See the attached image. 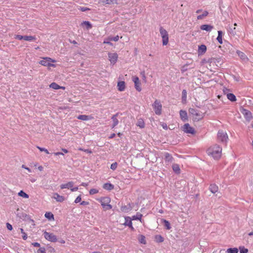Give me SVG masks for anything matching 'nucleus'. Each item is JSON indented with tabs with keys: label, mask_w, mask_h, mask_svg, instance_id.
<instances>
[{
	"label": "nucleus",
	"mask_w": 253,
	"mask_h": 253,
	"mask_svg": "<svg viewBox=\"0 0 253 253\" xmlns=\"http://www.w3.org/2000/svg\"><path fill=\"white\" fill-rule=\"evenodd\" d=\"M118 115H119V113H117L116 114L114 115L111 117V119L113 121V124L112 125V128H114L119 124V120L117 119V117L118 116Z\"/></svg>",
	"instance_id": "obj_17"
},
{
	"label": "nucleus",
	"mask_w": 253,
	"mask_h": 253,
	"mask_svg": "<svg viewBox=\"0 0 253 253\" xmlns=\"http://www.w3.org/2000/svg\"><path fill=\"white\" fill-rule=\"evenodd\" d=\"M161 221V223L167 230H170L171 229V226L169 221L165 219H162Z\"/></svg>",
	"instance_id": "obj_20"
},
{
	"label": "nucleus",
	"mask_w": 253,
	"mask_h": 253,
	"mask_svg": "<svg viewBox=\"0 0 253 253\" xmlns=\"http://www.w3.org/2000/svg\"><path fill=\"white\" fill-rule=\"evenodd\" d=\"M108 57L111 64H115L118 58V56L117 53H109Z\"/></svg>",
	"instance_id": "obj_11"
},
{
	"label": "nucleus",
	"mask_w": 253,
	"mask_h": 253,
	"mask_svg": "<svg viewBox=\"0 0 253 253\" xmlns=\"http://www.w3.org/2000/svg\"><path fill=\"white\" fill-rule=\"evenodd\" d=\"M164 156L165 162L167 165H169L172 163V162L173 160V158L172 157L171 154L168 152H166L165 153Z\"/></svg>",
	"instance_id": "obj_13"
},
{
	"label": "nucleus",
	"mask_w": 253,
	"mask_h": 253,
	"mask_svg": "<svg viewBox=\"0 0 253 253\" xmlns=\"http://www.w3.org/2000/svg\"><path fill=\"white\" fill-rule=\"evenodd\" d=\"M209 14V12L207 11H204L202 14L199 15L197 16V19H202L204 17L207 16Z\"/></svg>",
	"instance_id": "obj_42"
},
{
	"label": "nucleus",
	"mask_w": 253,
	"mask_h": 253,
	"mask_svg": "<svg viewBox=\"0 0 253 253\" xmlns=\"http://www.w3.org/2000/svg\"><path fill=\"white\" fill-rule=\"evenodd\" d=\"M182 102L185 103L187 99V91L185 89H183L182 91Z\"/></svg>",
	"instance_id": "obj_34"
},
{
	"label": "nucleus",
	"mask_w": 253,
	"mask_h": 253,
	"mask_svg": "<svg viewBox=\"0 0 253 253\" xmlns=\"http://www.w3.org/2000/svg\"><path fill=\"white\" fill-rule=\"evenodd\" d=\"M222 34L223 33L222 31H218V36L216 38V40L220 44H222L223 42L222 39Z\"/></svg>",
	"instance_id": "obj_27"
},
{
	"label": "nucleus",
	"mask_w": 253,
	"mask_h": 253,
	"mask_svg": "<svg viewBox=\"0 0 253 253\" xmlns=\"http://www.w3.org/2000/svg\"><path fill=\"white\" fill-rule=\"evenodd\" d=\"M239 249L237 248H230L226 250L227 253H238Z\"/></svg>",
	"instance_id": "obj_30"
},
{
	"label": "nucleus",
	"mask_w": 253,
	"mask_h": 253,
	"mask_svg": "<svg viewBox=\"0 0 253 253\" xmlns=\"http://www.w3.org/2000/svg\"><path fill=\"white\" fill-rule=\"evenodd\" d=\"M45 217L51 220L54 219V215L51 212H46L44 214Z\"/></svg>",
	"instance_id": "obj_37"
},
{
	"label": "nucleus",
	"mask_w": 253,
	"mask_h": 253,
	"mask_svg": "<svg viewBox=\"0 0 253 253\" xmlns=\"http://www.w3.org/2000/svg\"><path fill=\"white\" fill-rule=\"evenodd\" d=\"M214 58H209L208 59L207 62L210 63V64L214 63Z\"/></svg>",
	"instance_id": "obj_60"
},
{
	"label": "nucleus",
	"mask_w": 253,
	"mask_h": 253,
	"mask_svg": "<svg viewBox=\"0 0 253 253\" xmlns=\"http://www.w3.org/2000/svg\"><path fill=\"white\" fill-rule=\"evenodd\" d=\"M36 39L35 36H24V40L29 42L33 41V40H35Z\"/></svg>",
	"instance_id": "obj_36"
},
{
	"label": "nucleus",
	"mask_w": 253,
	"mask_h": 253,
	"mask_svg": "<svg viewBox=\"0 0 253 253\" xmlns=\"http://www.w3.org/2000/svg\"><path fill=\"white\" fill-rule=\"evenodd\" d=\"M32 245L35 247H40V244L38 242H34L32 243Z\"/></svg>",
	"instance_id": "obj_61"
},
{
	"label": "nucleus",
	"mask_w": 253,
	"mask_h": 253,
	"mask_svg": "<svg viewBox=\"0 0 253 253\" xmlns=\"http://www.w3.org/2000/svg\"><path fill=\"white\" fill-rule=\"evenodd\" d=\"M227 98L231 102H235L237 100L236 96L232 93H227Z\"/></svg>",
	"instance_id": "obj_26"
},
{
	"label": "nucleus",
	"mask_w": 253,
	"mask_h": 253,
	"mask_svg": "<svg viewBox=\"0 0 253 253\" xmlns=\"http://www.w3.org/2000/svg\"><path fill=\"white\" fill-rule=\"evenodd\" d=\"M132 81L134 83V87L136 90L140 92L142 89L140 87V83L139 82V78L137 76H134L132 77Z\"/></svg>",
	"instance_id": "obj_10"
},
{
	"label": "nucleus",
	"mask_w": 253,
	"mask_h": 253,
	"mask_svg": "<svg viewBox=\"0 0 253 253\" xmlns=\"http://www.w3.org/2000/svg\"><path fill=\"white\" fill-rule=\"evenodd\" d=\"M119 39V37L118 35L115 37H114L109 38V40L110 41H113L115 42L118 41Z\"/></svg>",
	"instance_id": "obj_54"
},
{
	"label": "nucleus",
	"mask_w": 253,
	"mask_h": 253,
	"mask_svg": "<svg viewBox=\"0 0 253 253\" xmlns=\"http://www.w3.org/2000/svg\"><path fill=\"white\" fill-rule=\"evenodd\" d=\"M189 112L191 115L198 117V120H200L203 118V115L201 114V112L200 111L197 110L194 108H190L189 110Z\"/></svg>",
	"instance_id": "obj_9"
},
{
	"label": "nucleus",
	"mask_w": 253,
	"mask_h": 253,
	"mask_svg": "<svg viewBox=\"0 0 253 253\" xmlns=\"http://www.w3.org/2000/svg\"><path fill=\"white\" fill-rule=\"evenodd\" d=\"M137 126H139L140 128H142L144 127L145 124L143 121H138V122L137 123Z\"/></svg>",
	"instance_id": "obj_47"
},
{
	"label": "nucleus",
	"mask_w": 253,
	"mask_h": 253,
	"mask_svg": "<svg viewBox=\"0 0 253 253\" xmlns=\"http://www.w3.org/2000/svg\"><path fill=\"white\" fill-rule=\"evenodd\" d=\"M89 193L90 195H94L98 193V190L97 189L92 188L89 190Z\"/></svg>",
	"instance_id": "obj_49"
},
{
	"label": "nucleus",
	"mask_w": 253,
	"mask_h": 253,
	"mask_svg": "<svg viewBox=\"0 0 253 253\" xmlns=\"http://www.w3.org/2000/svg\"><path fill=\"white\" fill-rule=\"evenodd\" d=\"M37 253H46L45 249L44 247H41L37 251Z\"/></svg>",
	"instance_id": "obj_51"
},
{
	"label": "nucleus",
	"mask_w": 253,
	"mask_h": 253,
	"mask_svg": "<svg viewBox=\"0 0 253 253\" xmlns=\"http://www.w3.org/2000/svg\"><path fill=\"white\" fill-rule=\"evenodd\" d=\"M118 89L119 91H124L125 89V83L124 81H119L118 83Z\"/></svg>",
	"instance_id": "obj_24"
},
{
	"label": "nucleus",
	"mask_w": 253,
	"mask_h": 253,
	"mask_svg": "<svg viewBox=\"0 0 253 253\" xmlns=\"http://www.w3.org/2000/svg\"><path fill=\"white\" fill-rule=\"evenodd\" d=\"M101 206L105 211L111 210L112 208V205L109 204V203L106 204H101Z\"/></svg>",
	"instance_id": "obj_41"
},
{
	"label": "nucleus",
	"mask_w": 253,
	"mask_h": 253,
	"mask_svg": "<svg viewBox=\"0 0 253 253\" xmlns=\"http://www.w3.org/2000/svg\"><path fill=\"white\" fill-rule=\"evenodd\" d=\"M221 63H222V61L220 57L214 58V63H215L217 66H218V64L220 65Z\"/></svg>",
	"instance_id": "obj_43"
},
{
	"label": "nucleus",
	"mask_w": 253,
	"mask_h": 253,
	"mask_svg": "<svg viewBox=\"0 0 253 253\" xmlns=\"http://www.w3.org/2000/svg\"><path fill=\"white\" fill-rule=\"evenodd\" d=\"M207 50V47L205 44H201L198 47V53L199 54H203L206 52Z\"/></svg>",
	"instance_id": "obj_22"
},
{
	"label": "nucleus",
	"mask_w": 253,
	"mask_h": 253,
	"mask_svg": "<svg viewBox=\"0 0 253 253\" xmlns=\"http://www.w3.org/2000/svg\"><path fill=\"white\" fill-rule=\"evenodd\" d=\"M125 222L124 223V225L126 226H128L132 231L134 230V228L132 226V219L131 217L129 216H126L125 218Z\"/></svg>",
	"instance_id": "obj_12"
},
{
	"label": "nucleus",
	"mask_w": 253,
	"mask_h": 253,
	"mask_svg": "<svg viewBox=\"0 0 253 253\" xmlns=\"http://www.w3.org/2000/svg\"><path fill=\"white\" fill-rule=\"evenodd\" d=\"M239 250H240V253H248V249L245 248L243 246L240 247Z\"/></svg>",
	"instance_id": "obj_45"
},
{
	"label": "nucleus",
	"mask_w": 253,
	"mask_h": 253,
	"mask_svg": "<svg viewBox=\"0 0 253 253\" xmlns=\"http://www.w3.org/2000/svg\"><path fill=\"white\" fill-rule=\"evenodd\" d=\"M55 62V60H53L49 57H44L43 60L40 61L39 63L44 66H50V67H55V65L51 62Z\"/></svg>",
	"instance_id": "obj_4"
},
{
	"label": "nucleus",
	"mask_w": 253,
	"mask_h": 253,
	"mask_svg": "<svg viewBox=\"0 0 253 253\" xmlns=\"http://www.w3.org/2000/svg\"><path fill=\"white\" fill-rule=\"evenodd\" d=\"M44 237L46 240L51 242L55 243L57 241L56 236L52 233L45 231L43 234Z\"/></svg>",
	"instance_id": "obj_6"
},
{
	"label": "nucleus",
	"mask_w": 253,
	"mask_h": 253,
	"mask_svg": "<svg viewBox=\"0 0 253 253\" xmlns=\"http://www.w3.org/2000/svg\"><path fill=\"white\" fill-rule=\"evenodd\" d=\"M24 36H22V35H15L14 38L17 40H24Z\"/></svg>",
	"instance_id": "obj_52"
},
{
	"label": "nucleus",
	"mask_w": 253,
	"mask_h": 253,
	"mask_svg": "<svg viewBox=\"0 0 253 253\" xmlns=\"http://www.w3.org/2000/svg\"><path fill=\"white\" fill-rule=\"evenodd\" d=\"M142 214L141 213H140V212H137L136 214L134 215H133L132 216V217H131V219L133 220H139L140 221L142 222L141 221V219H142Z\"/></svg>",
	"instance_id": "obj_25"
},
{
	"label": "nucleus",
	"mask_w": 253,
	"mask_h": 253,
	"mask_svg": "<svg viewBox=\"0 0 253 253\" xmlns=\"http://www.w3.org/2000/svg\"><path fill=\"white\" fill-rule=\"evenodd\" d=\"M139 241L141 244H146L145 237L144 235H141L139 238Z\"/></svg>",
	"instance_id": "obj_44"
},
{
	"label": "nucleus",
	"mask_w": 253,
	"mask_h": 253,
	"mask_svg": "<svg viewBox=\"0 0 253 253\" xmlns=\"http://www.w3.org/2000/svg\"><path fill=\"white\" fill-rule=\"evenodd\" d=\"M82 25H84L86 27V29L89 30L91 29L92 27V24L90 22L88 21H84L82 23Z\"/></svg>",
	"instance_id": "obj_29"
},
{
	"label": "nucleus",
	"mask_w": 253,
	"mask_h": 253,
	"mask_svg": "<svg viewBox=\"0 0 253 253\" xmlns=\"http://www.w3.org/2000/svg\"><path fill=\"white\" fill-rule=\"evenodd\" d=\"M37 148L40 151H44L46 154H49V152L46 149L39 146H37Z\"/></svg>",
	"instance_id": "obj_53"
},
{
	"label": "nucleus",
	"mask_w": 253,
	"mask_h": 253,
	"mask_svg": "<svg viewBox=\"0 0 253 253\" xmlns=\"http://www.w3.org/2000/svg\"><path fill=\"white\" fill-rule=\"evenodd\" d=\"M221 148L217 146L213 148L209 149L207 153L209 155L211 156L214 159H218L221 156Z\"/></svg>",
	"instance_id": "obj_1"
},
{
	"label": "nucleus",
	"mask_w": 253,
	"mask_h": 253,
	"mask_svg": "<svg viewBox=\"0 0 253 253\" xmlns=\"http://www.w3.org/2000/svg\"><path fill=\"white\" fill-rule=\"evenodd\" d=\"M88 204H89V203L88 202H86V201H82L80 203V205H83V206H86V205H87Z\"/></svg>",
	"instance_id": "obj_62"
},
{
	"label": "nucleus",
	"mask_w": 253,
	"mask_h": 253,
	"mask_svg": "<svg viewBox=\"0 0 253 253\" xmlns=\"http://www.w3.org/2000/svg\"><path fill=\"white\" fill-rule=\"evenodd\" d=\"M240 112L243 115L247 122H249L252 120V119H253V116L251 111L244 108H241L240 109Z\"/></svg>",
	"instance_id": "obj_5"
},
{
	"label": "nucleus",
	"mask_w": 253,
	"mask_h": 253,
	"mask_svg": "<svg viewBox=\"0 0 253 253\" xmlns=\"http://www.w3.org/2000/svg\"><path fill=\"white\" fill-rule=\"evenodd\" d=\"M54 155L55 156H58V155H64V153L60 152H55L54 153Z\"/></svg>",
	"instance_id": "obj_64"
},
{
	"label": "nucleus",
	"mask_w": 253,
	"mask_h": 253,
	"mask_svg": "<svg viewBox=\"0 0 253 253\" xmlns=\"http://www.w3.org/2000/svg\"><path fill=\"white\" fill-rule=\"evenodd\" d=\"M22 168H24L27 170H28L29 172H31V170L30 169H29V168L26 167L25 165H23L22 166Z\"/></svg>",
	"instance_id": "obj_63"
},
{
	"label": "nucleus",
	"mask_w": 253,
	"mask_h": 253,
	"mask_svg": "<svg viewBox=\"0 0 253 253\" xmlns=\"http://www.w3.org/2000/svg\"><path fill=\"white\" fill-rule=\"evenodd\" d=\"M21 233L22 234V238L23 240H26L27 239V235L24 232L23 228H20Z\"/></svg>",
	"instance_id": "obj_46"
},
{
	"label": "nucleus",
	"mask_w": 253,
	"mask_h": 253,
	"mask_svg": "<svg viewBox=\"0 0 253 253\" xmlns=\"http://www.w3.org/2000/svg\"><path fill=\"white\" fill-rule=\"evenodd\" d=\"M182 130L186 133H190L191 134H195L196 133L195 129L191 126L188 123L184 124L183 126Z\"/></svg>",
	"instance_id": "obj_8"
},
{
	"label": "nucleus",
	"mask_w": 253,
	"mask_h": 253,
	"mask_svg": "<svg viewBox=\"0 0 253 253\" xmlns=\"http://www.w3.org/2000/svg\"><path fill=\"white\" fill-rule=\"evenodd\" d=\"M102 2L107 4H118L117 0H103Z\"/></svg>",
	"instance_id": "obj_35"
},
{
	"label": "nucleus",
	"mask_w": 253,
	"mask_h": 253,
	"mask_svg": "<svg viewBox=\"0 0 253 253\" xmlns=\"http://www.w3.org/2000/svg\"><path fill=\"white\" fill-rule=\"evenodd\" d=\"M6 228L8 230L11 231L13 229L12 226L9 223H6Z\"/></svg>",
	"instance_id": "obj_56"
},
{
	"label": "nucleus",
	"mask_w": 253,
	"mask_h": 253,
	"mask_svg": "<svg viewBox=\"0 0 253 253\" xmlns=\"http://www.w3.org/2000/svg\"><path fill=\"white\" fill-rule=\"evenodd\" d=\"M172 169L173 170V171L177 173V174H178L180 173V168H179V166L178 164H173L172 166Z\"/></svg>",
	"instance_id": "obj_28"
},
{
	"label": "nucleus",
	"mask_w": 253,
	"mask_h": 253,
	"mask_svg": "<svg viewBox=\"0 0 253 253\" xmlns=\"http://www.w3.org/2000/svg\"><path fill=\"white\" fill-rule=\"evenodd\" d=\"M78 9H79V10H81L82 12H85V11H89L90 10V8H89L88 7H82V6H80L78 8Z\"/></svg>",
	"instance_id": "obj_48"
},
{
	"label": "nucleus",
	"mask_w": 253,
	"mask_h": 253,
	"mask_svg": "<svg viewBox=\"0 0 253 253\" xmlns=\"http://www.w3.org/2000/svg\"><path fill=\"white\" fill-rule=\"evenodd\" d=\"M103 43H106V44H109L110 45H113V43L111 42H110V40H109V39L104 40Z\"/></svg>",
	"instance_id": "obj_58"
},
{
	"label": "nucleus",
	"mask_w": 253,
	"mask_h": 253,
	"mask_svg": "<svg viewBox=\"0 0 253 253\" xmlns=\"http://www.w3.org/2000/svg\"><path fill=\"white\" fill-rule=\"evenodd\" d=\"M218 140L222 143H226L228 137L226 133L222 130H219L217 133Z\"/></svg>",
	"instance_id": "obj_7"
},
{
	"label": "nucleus",
	"mask_w": 253,
	"mask_h": 253,
	"mask_svg": "<svg viewBox=\"0 0 253 253\" xmlns=\"http://www.w3.org/2000/svg\"><path fill=\"white\" fill-rule=\"evenodd\" d=\"M155 240L157 243H162L164 241V238L160 235L155 236Z\"/></svg>",
	"instance_id": "obj_39"
},
{
	"label": "nucleus",
	"mask_w": 253,
	"mask_h": 253,
	"mask_svg": "<svg viewBox=\"0 0 253 253\" xmlns=\"http://www.w3.org/2000/svg\"><path fill=\"white\" fill-rule=\"evenodd\" d=\"M81 200H82L81 196L79 195L76 198L74 202L77 204V203L80 202L81 201Z\"/></svg>",
	"instance_id": "obj_55"
},
{
	"label": "nucleus",
	"mask_w": 253,
	"mask_h": 253,
	"mask_svg": "<svg viewBox=\"0 0 253 253\" xmlns=\"http://www.w3.org/2000/svg\"><path fill=\"white\" fill-rule=\"evenodd\" d=\"M213 28V26L209 24H204L200 26V29L202 30L206 31L207 32H211Z\"/></svg>",
	"instance_id": "obj_18"
},
{
	"label": "nucleus",
	"mask_w": 253,
	"mask_h": 253,
	"mask_svg": "<svg viewBox=\"0 0 253 253\" xmlns=\"http://www.w3.org/2000/svg\"><path fill=\"white\" fill-rule=\"evenodd\" d=\"M18 196L22 197L23 198H28L29 197V195L27 193H26L24 191H23V190L20 191V192L18 193Z\"/></svg>",
	"instance_id": "obj_40"
},
{
	"label": "nucleus",
	"mask_w": 253,
	"mask_h": 253,
	"mask_svg": "<svg viewBox=\"0 0 253 253\" xmlns=\"http://www.w3.org/2000/svg\"><path fill=\"white\" fill-rule=\"evenodd\" d=\"M160 33L162 38L163 45H166L169 42V35L168 32L162 27L160 28Z\"/></svg>",
	"instance_id": "obj_3"
},
{
	"label": "nucleus",
	"mask_w": 253,
	"mask_h": 253,
	"mask_svg": "<svg viewBox=\"0 0 253 253\" xmlns=\"http://www.w3.org/2000/svg\"><path fill=\"white\" fill-rule=\"evenodd\" d=\"M74 183L73 181H69L67 183L62 184L60 185V187L61 189L67 188L70 189L72 188L74 186Z\"/></svg>",
	"instance_id": "obj_16"
},
{
	"label": "nucleus",
	"mask_w": 253,
	"mask_h": 253,
	"mask_svg": "<svg viewBox=\"0 0 253 253\" xmlns=\"http://www.w3.org/2000/svg\"><path fill=\"white\" fill-rule=\"evenodd\" d=\"M103 188L108 191H111L114 189V185L109 182L103 184Z\"/></svg>",
	"instance_id": "obj_19"
},
{
	"label": "nucleus",
	"mask_w": 253,
	"mask_h": 253,
	"mask_svg": "<svg viewBox=\"0 0 253 253\" xmlns=\"http://www.w3.org/2000/svg\"><path fill=\"white\" fill-rule=\"evenodd\" d=\"M118 164L117 162L113 163L111 164L110 169L113 170L116 169L117 168Z\"/></svg>",
	"instance_id": "obj_50"
},
{
	"label": "nucleus",
	"mask_w": 253,
	"mask_h": 253,
	"mask_svg": "<svg viewBox=\"0 0 253 253\" xmlns=\"http://www.w3.org/2000/svg\"><path fill=\"white\" fill-rule=\"evenodd\" d=\"M49 87L50 88H52V89L57 90V89H60V87H61V86L59 85L56 83L53 82V83H52L49 85Z\"/></svg>",
	"instance_id": "obj_38"
},
{
	"label": "nucleus",
	"mask_w": 253,
	"mask_h": 253,
	"mask_svg": "<svg viewBox=\"0 0 253 253\" xmlns=\"http://www.w3.org/2000/svg\"><path fill=\"white\" fill-rule=\"evenodd\" d=\"M110 199L108 197H103L101 199L100 202L101 204H106L110 202Z\"/></svg>",
	"instance_id": "obj_33"
},
{
	"label": "nucleus",
	"mask_w": 253,
	"mask_h": 253,
	"mask_svg": "<svg viewBox=\"0 0 253 253\" xmlns=\"http://www.w3.org/2000/svg\"><path fill=\"white\" fill-rule=\"evenodd\" d=\"M161 126H162V127H163L164 129H165V130L168 129V126H167V125L166 123H163L162 124H161Z\"/></svg>",
	"instance_id": "obj_59"
},
{
	"label": "nucleus",
	"mask_w": 253,
	"mask_h": 253,
	"mask_svg": "<svg viewBox=\"0 0 253 253\" xmlns=\"http://www.w3.org/2000/svg\"><path fill=\"white\" fill-rule=\"evenodd\" d=\"M152 107L156 115H160L162 114V105L160 100L156 99L152 104Z\"/></svg>",
	"instance_id": "obj_2"
},
{
	"label": "nucleus",
	"mask_w": 253,
	"mask_h": 253,
	"mask_svg": "<svg viewBox=\"0 0 253 253\" xmlns=\"http://www.w3.org/2000/svg\"><path fill=\"white\" fill-rule=\"evenodd\" d=\"M53 198L58 202H62L65 200V198L63 196L59 195L57 193H54Z\"/></svg>",
	"instance_id": "obj_21"
},
{
	"label": "nucleus",
	"mask_w": 253,
	"mask_h": 253,
	"mask_svg": "<svg viewBox=\"0 0 253 253\" xmlns=\"http://www.w3.org/2000/svg\"><path fill=\"white\" fill-rule=\"evenodd\" d=\"M132 209V206L129 203L127 205L122 206L121 207V210L122 212L127 213L130 211Z\"/></svg>",
	"instance_id": "obj_14"
},
{
	"label": "nucleus",
	"mask_w": 253,
	"mask_h": 253,
	"mask_svg": "<svg viewBox=\"0 0 253 253\" xmlns=\"http://www.w3.org/2000/svg\"><path fill=\"white\" fill-rule=\"evenodd\" d=\"M209 189L212 193H215L218 190V186L215 184H211L209 186Z\"/></svg>",
	"instance_id": "obj_23"
},
{
	"label": "nucleus",
	"mask_w": 253,
	"mask_h": 253,
	"mask_svg": "<svg viewBox=\"0 0 253 253\" xmlns=\"http://www.w3.org/2000/svg\"><path fill=\"white\" fill-rule=\"evenodd\" d=\"M77 118L79 120H83V121H87L89 120L90 119V117L87 115H81L77 117Z\"/></svg>",
	"instance_id": "obj_32"
},
{
	"label": "nucleus",
	"mask_w": 253,
	"mask_h": 253,
	"mask_svg": "<svg viewBox=\"0 0 253 253\" xmlns=\"http://www.w3.org/2000/svg\"><path fill=\"white\" fill-rule=\"evenodd\" d=\"M237 54H238V55L242 59V60H246V59H247V56L245 55V54L240 51V50H237Z\"/></svg>",
	"instance_id": "obj_31"
},
{
	"label": "nucleus",
	"mask_w": 253,
	"mask_h": 253,
	"mask_svg": "<svg viewBox=\"0 0 253 253\" xmlns=\"http://www.w3.org/2000/svg\"><path fill=\"white\" fill-rule=\"evenodd\" d=\"M179 115L180 119L184 122L188 120L187 113L185 110H181L179 111Z\"/></svg>",
	"instance_id": "obj_15"
},
{
	"label": "nucleus",
	"mask_w": 253,
	"mask_h": 253,
	"mask_svg": "<svg viewBox=\"0 0 253 253\" xmlns=\"http://www.w3.org/2000/svg\"><path fill=\"white\" fill-rule=\"evenodd\" d=\"M229 91H230V90L226 87H224L223 89V92L224 94L226 95H227V93H230L229 92Z\"/></svg>",
	"instance_id": "obj_57"
}]
</instances>
